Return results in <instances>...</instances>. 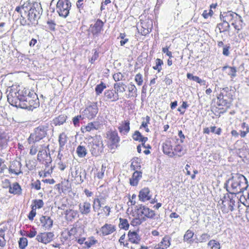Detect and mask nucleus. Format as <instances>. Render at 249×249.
Here are the masks:
<instances>
[{
	"mask_svg": "<svg viewBox=\"0 0 249 249\" xmlns=\"http://www.w3.org/2000/svg\"><path fill=\"white\" fill-rule=\"evenodd\" d=\"M227 191L231 194L242 193L248 187L246 178L242 175L235 174L225 183Z\"/></svg>",
	"mask_w": 249,
	"mask_h": 249,
	"instance_id": "nucleus-1",
	"label": "nucleus"
},
{
	"mask_svg": "<svg viewBox=\"0 0 249 249\" xmlns=\"http://www.w3.org/2000/svg\"><path fill=\"white\" fill-rule=\"evenodd\" d=\"M220 19L226 24L225 29L223 31H227L230 27V25L227 20L231 21L233 20L234 21H237L241 23L243 22V19L240 16L231 11H228L227 13H224L223 15H221Z\"/></svg>",
	"mask_w": 249,
	"mask_h": 249,
	"instance_id": "nucleus-2",
	"label": "nucleus"
},
{
	"mask_svg": "<svg viewBox=\"0 0 249 249\" xmlns=\"http://www.w3.org/2000/svg\"><path fill=\"white\" fill-rule=\"evenodd\" d=\"M71 7V3L69 0H59L56 4V11L59 15L66 18Z\"/></svg>",
	"mask_w": 249,
	"mask_h": 249,
	"instance_id": "nucleus-3",
	"label": "nucleus"
},
{
	"mask_svg": "<svg viewBox=\"0 0 249 249\" xmlns=\"http://www.w3.org/2000/svg\"><path fill=\"white\" fill-rule=\"evenodd\" d=\"M47 135V131L43 126H40L36 128L33 133L30 135L28 139V142L30 143H35L38 142Z\"/></svg>",
	"mask_w": 249,
	"mask_h": 249,
	"instance_id": "nucleus-4",
	"label": "nucleus"
},
{
	"mask_svg": "<svg viewBox=\"0 0 249 249\" xmlns=\"http://www.w3.org/2000/svg\"><path fill=\"white\" fill-rule=\"evenodd\" d=\"M20 100H23V101L28 102L27 105L23 106L24 108L29 110H32L33 108H37L39 106V99L37 95L34 91H32L30 96L26 97V98H20Z\"/></svg>",
	"mask_w": 249,
	"mask_h": 249,
	"instance_id": "nucleus-5",
	"label": "nucleus"
},
{
	"mask_svg": "<svg viewBox=\"0 0 249 249\" xmlns=\"http://www.w3.org/2000/svg\"><path fill=\"white\" fill-rule=\"evenodd\" d=\"M104 150V144L102 138L100 136L96 137L93 140L92 145L90 149L91 154L97 156L102 153Z\"/></svg>",
	"mask_w": 249,
	"mask_h": 249,
	"instance_id": "nucleus-6",
	"label": "nucleus"
},
{
	"mask_svg": "<svg viewBox=\"0 0 249 249\" xmlns=\"http://www.w3.org/2000/svg\"><path fill=\"white\" fill-rule=\"evenodd\" d=\"M54 236L52 232H39L36 235V240L44 245H47L53 240Z\"/></svg>",
	"mask_w": 249,
	"mask_h": 249,
	"instance_id": "nucleus-7",
	"label": "nucleus"
},
{
	"mask_svg": "<svg viewBox=\"0 0 249 249\" xmlns=\"http://www.w3.org/2000/svg\"><path fill=\"white\" fill-rule=\"evenodd\" d=\"M136 213L138 216H144L148 218H153L155 215L154 211L142 205L137 206Z\"/></svg>",
	"mask_w": 249,
	"mask_h": 249,
	"instance_id": "nucleus-8",
	"label": "nucleus"
},
{
	"mask_svg": "<svg viewBox=\"0 0 249 249\" xmlns=\"http://www.w3.org/2000/svg\"><path fill=\"white\" fill-rule=\"evenodd\" d=\"M98 111V108L96 103H92L88 106L83 111V116L91 119L94 118Z\"/></svg>",
	"mask_w": 249,
	"mask_h": 249,
	"instance_id": "nucleus-9",
	"label": "nucleus"
},
{
	"mask_svg": "<svg viewBox=\"0 0 249 249\" xmlns=\"http://www.w3.org/2000/svg\"><path fill=\"white\" fill-rule=\"evenodd\" d=\"M21 164L18 161H14L12 162L9 168V173L14 174L16 175L22 173L21 170Z\"/></svg>",
	"mask_w": 249,
	"mask_h": 249,
	"instance_id": "nucleus-10",
	"label": "nucleus"
},
{
	"mask_svg": "<svg viewBox=\"0 0 249 249\" xmlns=\"http://www.w3.org/2000/svg\"><path fill=\"white\" fill-rule=\"evenodd\" d=\"M79 212L83 215H88L91 212V204L87 201L79 203Z\"/></svg>",
	"mask_w": 249,
	"mask_h": 249,
	"instance_id": "nucleus-11",
	"label": "nucleus"
},
{
	"mask_svg": "<svg viewBox=\"0 0 249 249\" xmlns=\"http://www.w3.org/2000/svg\"><path fill=\"white\" fill-rule=\"evenodd\" d=\"M37 160L39 161H45L46 164L51 163L52 161L50 154H48L46 150L44 149L40 150L37 155Z\"/></svg>",
	"mask_w": 249,
	"mask_h": 249,
	"instance_id": "nucleus-12",
	"label": "nucleus"
},
{
	"mask_svg": "<svg viewBox=\"0 0 249 249\" xmlns=\"http://www.w3.org/2000/svg\"><path fill=\"white\" fill-rule=\"evenodd\" d=\"M80 233H83V230L80 228L72 227L68 231L69 238L72 241L76 239V237L78 235H80Z\"/></svg>",
	"mask_w": 249,
	"mask_h": 249,
	"instance_id": "nucleus-13",
	"label": "nucleus"
},
{
	"mask_svg": "<svg viewBox=\"0 0 249 249\" xmlns=\"http://www.w3.org/2000/svg\"><path fill=\"white\" fill-rule=\"evenodd\" d=\"M116 230L114 225L108 224H105L100 229V231L103 235H107L111 234Z\"/></svg>",
	"mask_w": 249,
	"mask_h": 249,
	"instance_id": "nucleus-14",
	"label": "nucleus"
},
{
	"mask_svg": "<svg viewBox=\"0 0 249 249\" xmlns=\"http://www.w3.org/2000/svg\"><path fill=\"white\" fill-rule=\"evenodd\" d=\"M151 195L150 194V190L148 188H144L142 189L139 195L140 200L144 202L151 199Z\"/></svg>",
	"mask_w": 249,
	"mask_h": 249,
	"instance_id": "nucleus-15",
	"label": "nucleus"
},
{
	"mask_svg": "<svg viewBox=\"0 0 249 249\" xmlns=\"http://www.w3.org/2000/svg\"><path fill=\"white\" fill-rule=\"evenodd\" d=\"M162 149L164 154L168 155L170 157H173V148L170 140H167L163 143Z\"/></svg>",
	"mask_w": 249,
	"mask_h": 249,
	"instance_id": "nucleus-16",
	"label": "nucleus"
},
{
	"mask_svg": "<svg viewBox=\"0 0 249 249\" xmlns=\"http://www.w3.org/2000/svg\"><path fill=\"white\" fill-rule=\"evenodd\" d=\"M40 221L45 230H49L52 227L53 220L49 216H42L40 218Z\"/></svg>",
	"mask_w": 249,
	"mask_h": 249,
	"instance_id": "nucleus-17",
	"label": "nucleus"
},
{
	"mask_svg": "<svg viewBox=\"0 0 249 249\" xmlns=\"http://www.w3.org/2000/svg\"><path fill=\"white\" fill-rule=\"evenodd\" d=\"M221 200L222 204L224 206H226V204L225 203L227 202L229 209L232 212L234 210L235 201L232 198L230 197L229 194H227V195L224 196Z\"/></svg>",
	"mask_w": 249,
	"mask_h": 249,
	"instance_id": "nucleus-18",
	"label": "nucleus"
},
{
	"mask_svg": "<svg viewBox=\"0 0 249 249\" xmlns=\"http://www.w3.org/2000/svg\"><path fill=\"white\" fill-rule=\"evenodd\" d=\"M9 192L14 195H20L21 194L22 189L18 182H14L12 185H9Z\"/></svg>",
	"mask_w": 249,
	"mask_h": 249,
	"instance_id": "nucleus-19",
	"label": "nucleus"
},
{
	"mask_svg": "<svg viewBox=\"0 0 249 249\" xmlns=\"http://www.w3.org/2000/svg\"><path fill=\"white\" fill-rule=\"evenodd\" d=\"M104 96L107 100H110L112 102H115L119 100V95L115 93V91L113 90H107L104 93Z\"/></svg>",
	"mask_w": 249,
	"mask_h": 249,
	"instance_id": "nucleus-20",
	"label": "nucleus"
},
{
	"mask_svg": "<svg viewBox=\"0 0 249 249\" xmlns=\"http://www.w3.org/2000/svg\"><path fill=\"white\" fill-rule=\"evenodd\" d=\"M171 238L168 236H164L162 241L157 245V249H166L170 245Z\"/></svg>",
	"mask_w": 249,
	"mask_h": 249,
	"instance_id": "nucleus-21",
	"label": "nucleus"
},
{
	"mask_svg": "<svg viewBox=\"0 0 249 249\" xmlns=\"http://www.w3.org/2000/svg\"><path fill=\"white\" fill-rule=\"evenodd\" d=\"M128 237L129 238V240L133 243L139 244L141 240L140 236L138 235L137 232L135 231H129L128 233Z\"/></svg>",
	"mask_w": 249,
	"mask_h": 249,
	"instance_id": "nucleus-22",
	"label": "nucleus"
},
{
	"mask_svg": "<svg viewBox=\"0 0 249 249\" xmlns=\"http://www.w3.org/2000/svg\"><path fill=\"white\" fill-rule=\"evenodd\" d=\"M107 136L113 144H116L120 141V138L116 131H110L107 133Z\"/></svg>",
	"mask_w": 249,
	"mask_h": 249,
	"instance_id": "nucleus-23",
	"label": "nucleus"
},
{
	"mask_svg": "<svg viewBox=\"0 0 249 249\" xmlns=\"http://www.w3.org/2000/svg\"><path fill=\"white\" fill-rule=\"evenodd\" d=\"M103 25L104 23L100 19H98L92 28V33L93 34L95 35L100 33L102 30Z\"/></svg>",
	"mask_w": 249,
	"mask_h": 249,
	"instance_id": "nucleus-24",
	"label": "nucleus"
},
{
	"mask_svg": "<svg viewBox=\"0 0 249 249\" xmlns=\"http://www.w3.org/2000/svg\"><path fill=\"white\" fill-rule=\"evenodd\" d=\"M226 70H228L226 73L231 77V78H233L236 76L237 70L235 67L226 66L222 68L223 71H225Z\"/></svg>",
	"mask_w": 249,
	"mask_h": 249,
	"instance_id": "nucleus-25",
	"label": "nucleus"
},
{
	"mask_svg": "<svg viewBox=\"0 0 249 249\" xmlns=\"http://www.w3.org/2000/svg\"><path fill=\"white\" fill-rule=\"evenodd\" d=\"M129 121H125L123 124L118 127L119 132L124 135L127 134L130 130Z\"/></svg>",
	"mask_w": 249,
	"mask_h": 249,
	"instance_id": "nucleus-26",
	"label": "nucleus"
},
{
	"mask_svg": "<svg viewBox=\"0 0 249 249\" xmlns=\"http://www.w3.org/2000/svg\"><path fill=\"white\" fill-rule=\"evenodd\" d=\"M142 173L140 172L135 171L131 178H130V184L132 186H136L139 182V180L142 177Z\"/></svg>",
	"mask_w": 249,
	"mask_h": 249,
	"instance_id": "nucleus-27",
	"label": "nucleus"
},
{
	"mask_svg": "<svg viewBox=\"0 0 249 249\" xmlns=\"http://www.w3.org/2000/svg\"><path fill=\"white\" fill-rule=\"evenodd\" d=\"M67 141L68 137L64 132L61 133L59 134L58 137V142L60 150H62L63 149L64 146L67 143Z\"/></svg>",
	"mask_w": 249,
	"mask_h": 249,
	"instance_id": "nucleus-28",
	"label": "nucleus"
},
{
	"mask_svg": "<svg viewBox=\"0 0 249 249\" xmlns=\"http://www.w3.org/2000/svg\"><path fill=\"white\" fill-rule=\"evenodd\" d=\"M100 125L101 126L102 124H100L98 122H91L89 123L85 127L84 129L86 130V131L89 132L93 130L98 129L100 127Z\"/></svg>",
	"mask_w": 249,
	"mask_h": 249,
	"instance_id": "nucleus-29",
	"label": "nucleus"
},
{
	"mask_svg": "<svg viewBox=\"0 0 249 249\" xmlns=\"http://www.w3.org/2000/svg\"><path fill=\"white\" fill-rule=\"evenodd\" d=\"M126 85L123 82L116 83L114 84L115 93L118 94L119 92H124L125 91Z\"/></svg>",
	"mask_w": 249,
	"mask_h": 249,
	"instance_id": "nucleus-30",
	"label": "nucleus"
},
{
	"mask_svg": "<svg viewBox=\"0 0 249 249\" xmlns=\"http://www.w3.org/2000/svg\"><path fill=\"white\" fill-rule=\"evenodd\" d=\"M41 9L40 5L37 3H35L30 7L29 10L31 12H33L35 17H39L40 10Z\"/></svg>",
	"mask_w": 249,
	"mask_h": 249,
	"instance_id": "nucleus-31",
	"label": "nucleus"
},
{
	"mask_svg": "<svg viewBox=\"0 0 249 249\" xmlns=\"http://www.w3.org/2000/svg\"><path fill=\"white\" fill-rule=\"evenodd\" d=\"M76 152L79 158L85 157L88 153L85 146L81 145L77 146Z\"/></svg>",
	"mask_w": 249,
	"mask_h": 249,
	"instance_id": "nucleus-32",
	"label": "nucleus"
},
{
	"mask_svg": "<svg viewBox=\"0 0 249 249\" xmlns=\"http://www.w3.org/2000/svg\"><path fill=\"white\" fill-rule=\"evenodd\" d=\"M104 203L102 202L101 199L99 198H95L93 200V209L94 212L98 211L102 207Z\"/></svg>",
	"mask_w": 249,
	"mask_h": 249,
	"instance_id": "nucleus-33",
	"label": "nucleus"
},
{
	"mask_svg": "<svg viewBox=\"0 0 249 249\" xmlns=\"http://www.w3.org/2000/svg\"><path fill=\"white\" fill-rule=\"evenodd\" d=\"M7 145V140L5 133L0 131V147L1 149L5 148Z\"/></svg>",
	"mask_w": 249,
	"mask_h": 249,
	"instance_id": "nucleus-34",
	"label": "nucleus"
},
{
	"mask_svg": "<svg viewBox=\"0 0 249 249\" xmlns=\"http://www.w3.org/2000/svg\"><path fill=\"white\" fill-rule=\"evenodd\" d=\"M173 157L176 155L178 157H181L185 153V150L183 149L182 147L179 145H176L173 149Z\"/></svg>",
	"mask_w": 249,
	"mask_h": 249,
	"instance_id": "nucleus-35",
	"label": "nucleus"
},
{
	"mask_svg": "<svg viewBox=\"0 0 249 249\" xmlns=\"http://www.w3.org/2000/svg\"><path fill=\"white\" fill-rule=\"evenodd\" d=\"M34 16V14L33 15V12H31L29 10L27 15L28 25L35 24L36 22L37 21V19L39 17H35Z\"/></svg>",
	"mask_w": 249,
	"mask_h": 249,
	"instance_id": "nucleus-36",
	"label": "nucleus"
},
{
	"mask_svg": "<svg viewBox=\"0 0 249 249\" xmlns=\"http://www.w3.org/2000/svg\"><path fill=\"white\" fill-rule=\"evenodd\" d=\"M241 127L243 130L240 131V136L241 138H245L247 134L249 133V125L245 122L241 124Z\"/></svg>",
	"mask_w": 249,
	"mask_h": 249,
	"instance_id": "nucleus-37",
	"label": "nucleus"
},
{
	"mask_svg": "<svg viewBox=\"0 0 249 249\" xmlns=\"http://www.w3.org/2000/svg\"><path fill=\"white\" fill-rule=\"evenodd\" d=\"M32 91H31L29 89L24 88L23 89L20 90L19 89L18 91V98H26V97L30 96L31 94Z\"/></svg>",
	"mask_w": 249,
	"mask_h": 249,
	"instance_id": "nucleus-38",
	"label": "nucleus"
},
{
	"mask_svg": "<svg viewBox=\"0 0 249 249\" xmlns=\"http://www.w3.org/2000/svg\"><path fill=\"white\" fill-rule=\"evenodd\" d=\"M66 120V116L64 115H59L58 117L53 120V124L54 125H60L62 124Z\"/></svg>",
	"mask_w": 249,
	"mask_h": 249,
	"instance_id": "nucleus-39",
	"label": "nucleus"
},
{
	"mask_svg": "<svg viewBox=\"0 0 249 249\" xmlns=\"http://www.w3.org/2000/svg\"><path fill=\"white\" fill-rule=\"evenodd\" d=\"M187 77L188 79L196 81L197 83H199L200 84H202L203 85H205L206 82L205 80L200 79L198 76H194L191 73H188L187 74Z\"/></svg>",
	"mask_w": 249,
	"mask_h": 249,
	"instance_id": "nucleus-40",
	"label": "nucleus"
},
{
	"mask_svg": "<svg viewBox=\"0 0 249 249\" xmlns=\"http://www.w3.org/2000/svg\"><path fill=\"white\" fill-rule=\"evenodd\" d=\"M97 243L98 241L94 237L91 236L88 238V240L84 242V244L88 248H89Z\"/></svg>",
	"mask_w": 249,
	"mask_h": 249,
	"instance_id": "nucleus-41",
	"label": "nucleus"
},
{
	"mask_svg": "<svg viewBox=\"0 0 249 249\" xmlns=\"http://www.w3.org/2000/svg\"><path fill=\"white\" fill-rule=\"evenodd\" d=\"M119 220V227L121 229H124L125 230H127L129 227V225L127 220L126 219L120 218Z\"/></svg>",
	"mask_w": 249,
	"mask_h": 249,
	"instance_id": "nucleus-42",
	"label": "nucleus"
},
{
	"mask_svg": "<svg viewBox=\"0 0 249 249\" xmlns=\"http://www.w3.org/2000/svg\"><path fill=\"white\" fill-rule=\"evenodd\" d=\"M208 246L211 248V249H220V243L215 240H211L208 243Z\"/></svg>",
	"mask_w": 249,
	"mask_h": 249,
	"instance_id": "nucleus-43",
	"label": "nucleus"
},
{
	"mask_svg": "<svg viewBox=\"0 0 249 249\" xmlns=\"http://www.w3.org/2000/svg\"><path fill=\"white\" fill-rule=\"evenodd\" d=\"M163 64V62L161 59L160 58H157L155 60V65L153 66V69L155 70L158 71L159 72L162 70L161 66Z\"/></svg>",
	"mask_w": 249,
	"mask_h": 249,
	"instance_id": "nucleus-44",
	"label": "nucleus"
},
{
	"mask_svg": "<svg viewBox=\"0 0 249 249\" xmlns=\"http://www.w3.org/2000/svg\"><path fill=\"white\" fill-rule=\"evenodd\" d=\"M18 246L20 249H25L28 245V240L25 237H21L18 241Z\"/></svg>",
	"mask_w": 249,
	"mask_h": 249,
	"instance_id": "nucleus-45",
	"label": "nucleus"
},
{
	"mask_svg": "<svg viewBox=\"0 0 249 249\" xmlns=\"http://www.w3.org/2000/svg\"><path fill=\"white\" fill-rule=\"evenodd\" d=\"M34 205L32 206V208H34L36 210V208L40 209L44 205L43 201L41 199H35L34 200Z\"/></svg>",
	"mask_w": 249,
	"mask_h": 249,
	"instance_id": "nucleus-46",
	"label": "nucleus"
},
{
	"mask_svg": "<svg viewBox=\"0 0 249 249\" xmlns=\"http://www.w3.org/2000/svg\"><path fill=\"white\" fill-rule=\"evenodd\" d=\"M106 88V85L105 84L102 82L100 84L96 86L95 88V91L97 95L101 94L103 90Z\"/></svg>",
	"mask_w": 249,
	"mask_h": 249,
	"instance_id": "nucleus-47",
	"label": "nucleus"
},
{
	"mask_svg": "<svg viewBox=\"0 0 249 249\" xmlns=\"http://www.w3.org/2000/svg\"><path fill=\"white\" fill-rule=\"evenodd\" d=\"M86 240V237L84 236V232L83 233H80V235H78L76 237V239H74L73 241L77 242L78 244L82 245L84 243Z\"/></svg>",
	"mask_w": 249,
	"mask_h": 249,
	"instance_id": "nucleus-48",
	"label": "nucleus"
},
{
	"mask_svg": "<svg viewBox=\"0 0 249 249\" xmlns=\"http://www.w3.org/2000/svg\"><path fill=\"white\" fill-rule=\"evenodd\" d=\"M193 235L194 232L190 230H187L184 235V240L185 241H189L193 237Z\"/></svg>",
	"mask_w": 249,
	"mask_h": 249,
	"instance_id": "nucleus-49",
	"label": "nucleus"
},
{
	"mask_svg": "<svg viewBox=\"0 0 249 249\" xmlns=\"http://www.w3.org/2000/svg\"><path fill=\"white\" fill-rule=\"evenodd\" d=\"M139 217L140 216H139L138 217L133 218L131 220L130 224L133 226H137L141 224L142 223V219L140 218Z\"/></svg>",
	"mask_w": 249,
	"mask_h": 249,
	"instance_id": "nucleus-50",
	"label": "nucleus"
},
{
	"mask_svg": "<svg viewBox=\"0 0 249 249\" xmlns=\"http://www.w3.org/2000/svg\"><path fill=\"white\" fill-rule=\"evenodd\" d=\"M135 81L138 86H141L143 83L142 75L140 73L137 74L135 77Z\"/></svg>",
	"mask_w": 249,
	"mask_h": 249,
	"instance_id": "nucleus-51",
	"label": "nucleus"
},
{
	"mask_svg": "<svg viewBox=\"0 0 249 249\" xmlns=\"http://www.w3.org/2000/svg\"><path fill=\"white\" fill-rule=\"evenodd\" d=\"M106 170V167L104 166L103 165H102L101 168L100 170L98 171V172L97 174L96 177L99 179H102L104 176V173Z\"/></svg>",
	"mask_w": 249,
	"mask_h": 249,
	"instance_id": "nucleus-52",
	"label": "nucleus"
},
{
	"mask_svg": "<svg viewBox=\"0 0 249 249\" xmlns=\"http://www.w3.org/2000/svg\"><path fill=\"white\" fill-rule=\"evenodd\" d=\"M124 76L121 72H117L113 75V78L115 81L123 80Z\"/></svg>",
	"mask_w": 249,
	"mask_h": 249,
	"instance_id": "nucleus-53",
	"label": "nucleus"
},
{
	"mask_svg": "<svg viewBox=\"0 0 249 249\" xmlns=\"http://www.w3.org/2000/svg\"><path fill=\"white\" fill-rule=\"evenodd\" d=\"M31 6L30 2H26L21 5L20 7H21V10H23L24 13H26L27 11H29Z\"/></svg>",
	"mask_w": 249,
	"mask_h": 249,
	"instance_id": "nucleus-54",
	"label": "nucleus"
},
{
	"mask_svg": "<svg viewBox=\"0 0 249 249\" xmlns=\"http://www.w3.org/2000/svg\"><path fill=\"white\" fill-rule=\"evenodd\" d=\"M231 25L234 27V29L236 30L237 33H238L243 28L242 23L239 22L238 24H236V21H234L231 23Z\"/></svg>",
	"mask_w": 249,
	"mask_h": 249,
	"instance_id": "nucleus-55",
	"label": "nucleus"
},
{
	"mask_svg": "<svg viewBox=\"0 0 249 249\" xmlns=\"http://www.w3.org/2000/svg\"><path fill=\"white\" fill-rule=\"evenodd\" d=\"M210 238V236L207 233H203L199 238V241L200 242H205L209 240Z\"/></svg>",
	"mask_w": 249,
	"mask_h": 249,
	"instance_id": "nucleus-56",
	"label": "nucleus"
},
{
	"mask_svg": "<svg viewBox=\"0 0 249 249\" xmlns=\"http://www.w3.org/2000/svg\"><path fill=\"white\" fill-rule=\"evenodd\" d=\"M142 135L141 133L139 131H136L133 135L132 138L135 141L140 142V140L142 138Z\"/></svg>",
	"mask_w": 249,
	"mask_h": 249,
	"instance_id": "nucleus-57",
	"label": "nucleus"
},
{
	"mask_svg": "<svg viewBox=\"0 0 249 249\" xmlns=\"http://www.w3.org/2000/svg\"><path fill=\"white\" fill-rule=\"evenodd\" d=\"M150 118L148 116H147L145 118L143 119V121H142V124L141 125V127L146 128L147 126V124H149Z\"/></svg>",
	"mask_w": 249,
	"mask_h": 249,
	"instance_id": "nucleus-58",
	"label": "nucleus"
},
{
	"mask_svg": "<svg viewBox=\"0 0 249 249\" xmlns=\"http://www.w3.org/2000/svg\"><path fill=\"white\" fill-rule=\"evenodd\" d=\"M36 210H35V209H34V208H32V210L30 212L29 214V215H28V218L29 219V220H33L34 217L36 216Z\"/></svg>",
	"mask_w": 249,
	"mask_h": 249,
	"instance_id": "nucleus-59",
	"label": "nucleus"
},
{
	"mask_svg": "<svg viewBox=\"0 0 249 249\" xmlns=\"http://www.w3.org/2000/svg\"><path fill=\"white\" fill-rule=\"evenodd\" d=\"M213 14V11L211 9L209 10V12H207V11L206 10H204L202 14V16L205 18H207L209 16H212Z\"/></svg>",
	"mask_w": 249,
	"mask_h": 249,
	"instance_id": "nucleus-60",
	"label": "nucleus"
},
{
	"mask_svg": "<svg viewBox=\"0 0 249 249\" xmlns=\"http://www.w3.org/2000/svg\"><path fill=\"white\" fill-rule=\"evenodd\" d=\"M162 51L163 53H166V54L168 56L169 58L173 57L172 52L169 51L167 47L163 48Z\"/></svg>",
	"mask_w": 249,
	"mask_h": 249,
	"instance_id": "nucleus-61",
	"label": "nucleus"
},
{
	"mask_svg": "<svg viewBox=\"0 0 249 249\" xmlns=\"http://www.w3.org/2000/svg\"><path fill=\"white\" fill-rule=\"evenodd\" d=\"M36 231L35 230H32L30 231L28 233H27L26 235L28 237L33 238L36 236Z\"/></svg>",
	"mask_w": 249,
	"mask_h": 249,
	"instance_id": "nucleus-62",
	"label": "nucleus"
},
{
	"mask_svg": "<svg viewBox=\"0 0 249 249\" xmlns=\"http://www.w3.org/2000/svg\"><path fill=\"white\" fill-rule=\"evenodd\" d=\"M229 49L230 46H225L223 47L222 53L224 55L228 56L229 55Z\"/></svg>",
	"mask_w": 249,
	"mask_h": 249,
	"instance_id": "nucleus-63",
	"label": "nucleus"
},
{
	"mask_svg": "<svg viewBox=\"0 0 249 249\" xmlns=\"http://www.w3.org/2000/svg\"><path fill=\"white\" fill-rule=\"evenodd\" d=\"M94 54L92 55V57L90 60V62L91 63H93L95 60L98 57V53L96 50H94Z\"/></svg>",
	"mask_w": 249,
	"mask_h": 249,
	"instance_id": "nucleus-64",
	"label": "nucleus"
}]
</instances>
